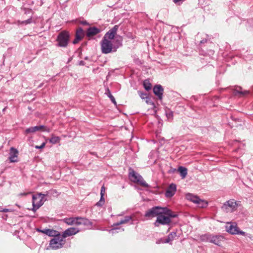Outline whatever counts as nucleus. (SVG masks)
<instances>
[{"label":"nucleus","instance_id":"c9c22d12","mask_svg":"<svg viewBox=\"0 0 253 253\" xmlns=\"http://www.w3.org/2000/svg\"><path fill=\"white\" fill-rule=\"evenodd\" d=\"M111 100H112V102L113 103L115 104V105L116 106H117L116 102L115 100L114 97L112 95Z\"/></svg>","mask_w":253,"mask_h":253},{"label":"nucleus","instance_id":"9b49d317","mask_svg":"<svg viewBox=\"0 0 253 253\" xmlns=\"http://www.w3.org/2000/svg\"><path fill=\"white\" fill-rule=\"evenodd\" d=\"M69 34L66 31L61 32L57 37L58 44L61 47H66L68 44Z\"/></svg>","mask_w":253,"mask_h":253},{"label":"nucleus","instance_id":"e433bc0d","mask_svg":"<svg viewBox=\"0 0 253 253\" xmlns=\"http://www.w3.org/2000/svg\"><path fill=\"white\" fill-rule=\"evenodd\" d=\"M167 115L168 116V118H170V117H171L172 116V113L171 112H170L169 113H168L167 114Z\"/></svg>","mask_w":253,"mask_h":253},{"label":"nucleus","instance_id":"7ed1b4c3","mask_svg":"<svg viewBox=\"0 0 253 253\" xmlns=\"http://www.w3.org/2000/svg\"><path fill=\"white\" fill-rule=\"evenodd\" d=\"M48 195V192L46 191L45 194H42L41 193H38L37 194L33 195L32 197V205L33 208L32 210L35 212L39 209L46 201L45 197Z\"/></svg>","mask_w":253,"mask_h":253},{"label":"nucleus","instance_id":"bb28decb","mask_svg":"<svg viewBox=\"0 0 253 253\" xmlns=\"http://www.w3.org/2000/svg\"><path fill=\"white\" fill-rule=\"evenodd\" d=\"M76 37L81 39V40L84 37L83 30L82 28H79L77 30L76 34Z\"/></svg>","mask_w":253,"mask_h":253},{"label":"nucleus","instance_id":"f3484780","mask_svg":"<svg viewBox=\"0 0 253 253\" xmlns=\"http://www.w3.org/2000/svg\"><path fill=\"white\" fill-rule=\"evenodd\" d=\"M37 231L41 232L42 233H44L48 236L50 237H54L56 236L57 235H59V232L53 229H37Z\"/></svg>","mask_w":253,"mask_h":253},{"label":"nucleus","instance_id":"58836bf2","mask_svg":"<svg viewBox=\"0 0 253 253\" xmlns=\"http://www.w3.org/2000/svg\"><path fill=\"white\" fill-rule=\"evenodd\" d=\"M28 194V193H21L19 194V196H26Z\"/></svg>","mask_w":253,"mask_h":253},{"label":"nucleus","instance_id":"c85d7f7f","mask_svg":"<svg viewBox=\"0 0 253 253\" xmlns=\"http://www.w3.org/2000/svg\"><path fill=\"white\" fill-rule=\"evenodd\" d=\"M139 94L140 95V97L144 99H147V94L145 93H142L141 92H139Z\"/></svg>","mask_w":253,"mask_h":253},{"label":"nucleus","instance_id":"72a5a7b5","mask_svg":"<svg viewBox=\"0 0 253 253\" xmlns=\"http://www.w3.org/2000/svg\"><path fill=\"white\" fill-rule=\"evenodd\" d=\"M80 40H81V39L76 37V38L73 41V44H75L77 43Z\"/></svg>","mask_w":253,"mask_h":253},{"label":"nucleus","instance_id":"ea45409f","mask_svg":"<svg viewBox=\"0 0 253 253\" xmlns=\"http://www.w3.org/2000/svg\"><path fill=\"white\" fill-rule=\"evenodd\" d=\"M81 23L83 25H87V23L85 21H82Z\"/></svg>","mask_w":253,"mask_h":253},{"label":"nucleus","instance_id":"393cba45","mask_svg":"<svg viewBox=\"0 0 253 253\" xmlns=\"http://www.w3.org/2000/svg\"><path fill=\"white\" fill-rule=\"evenodd\" d=\"M49 141L51 143L55 144L60 142V138L52 135Z\"/></svg>","mask_w":253,"mask_h":253},{"label":"nucleus","instance_id":"f704fd0d","mask_svg":"<svg viewBox=\"0 0 253 253\" xmlns=\"http://www.w3.org/2000/svg\"><path fill=\"white\" fill-rule=\"evenodd\" d=\"M1 211H2V212H7L11 211L8 209L2 208V210Z\"/></svg>","mask_w":253,"mask_h":253},{"label":"nucleus","instance_id":"a878e982","mask_svg":"<svg viewBox=\"0 0 253 253\" xmlns=\"http://www.w3.org/2000/svg\"><path fill=\"white\" fill-rule=\"evenodd\" d=\"M32 22V18H30L26 20H25V21H20V20H18L17 22V23L18 25H27V24H30Z\"/></svg>","mask_w":253,"mask_h":253},{"label":"nucleus","instance_id":"1a4fd4ad","mask_svg":"<svg viewBox=\"0 0 253 253\" xmlns=\"http://www.w3.org/2000/svg\"><path fill=\"white\" fill-rule=\"evenodd\" d=\"M186 198L189 201L197 205L199 208H204L207 207L208 203L206 201L200 199L198 196L190 193L186 195Z\"/></svg>","mask_w":253,"mask_h":253},{"label":"nucleus","instance_id":"4468645a","mask_svg":"<svg viewBox=\"0 0 253 253\" xmlns=\"http://www.w3.org/2000/svg\"><path fill=\"white\" fill-rule=\"evenodd\" d=\"M122 37L120 36L113 35L112 36V52L115 51L121 45Z\"/></svg>","mask_w":253,"mask_h":253},{"label":"nucleus","instance_id":"f8f14e48","mask_svg":"<svg viewBox=\"0 0 253 253\" xmlns=\"http://www.w3.org/2000/svg\"><path fill=\"white\" fill-rule=\"evenodd\" d=\"M165 210H163V208L160 207H155L149 210L145 213V216L152 218L155 216H158L160 214L165 213Z\"/></svg>","mask_w":253,"mask_h":253},{"label":"nucleus","instance_id":"473e14b6","mask_svg":"<svg viewBox=\"0 0 253 253\" xmlns=\"http://www.w3.org/2000/svg\"><path fill=\"white\" fill-rule=\"evenodd\" d=\"M118 26L116 25L115 26L113 29H112V36L113 35H115V33L116 32V30L118 29Z\"/></svg>","mask_w":253,"mask_h":253},{"label":"nucleus","instance_id":"2eb2a0df","mask_svg":"<svg viewBox=\"0 0 253 253\" xmlns=\"http://www.w3.org/2000/svg\"><path fill=\"white\" fill-rule=\"evenodd\" d=\"M38 131H49V130H46V129H45V127L44 126H38L27 128V129H25L24 133L25 134H27L29 133H34Z\"/></svg>","mask_w":253,"mask_h":253},{"label":"nucleus","instance_id":"39448f33","mask_svg":"<svg viewBox=\"0 0 253 253\" xmlns=\"http://www.w3.org/2000/svg\"><path fill=\"white\" fill-rule=\"evenodd\" d=\"M225 228L226 231L230 234L241 235L244 236H247V234L246 232L240 229L236 222H228L226 223Z\"/></svg>","mask_w":253,"mask_h":253},{"label":"nucleus","instance_id":"6ab92c4d","mask_svg":"<svg viewBox=\"0 0 253 253\" xmlns=\"http://www.w3.org/2000/svg\"><path fill=\"white\" fill-rule=\"evenodd\" d=\"M176 185L174 184H171L168 188L165 195L167 198H170L174 195L176 191Z\"/></svg>","mask_w":253,"mask_h":253},{"label":"nucleus","instance_id":"f03ea898","mask_svg":"<svg viewBox=\"0 0 253 253\" xmlns=\"http://www.w3.org/2000/svg\"><path fill=\"white\" fill-rule=\"evenodd\" d=\"M200 239L202 242H210L220 246L225 238L224 236L220 235L206 234L201 235Z\"/></svg>","mask_w":253,"mask_h":253},{"label":"nucleus","instance_id":"aec40b11","mask_svg":"<svg viewBox=\"0 0 253 253\" xmlns=\"http://www.w3.org/2000/svg\"><path fill=\"white\" fill-rule=\"evenodd\" d=\"M176 236V233L172 232L169 234L166 239H161L157 242V244L169 243L172 241Z\"/></svg>","mask_w":253,"mask_h":253},{"label":"nucleus","instance_id":"9d476101","mask_svg":"<svg viewBox=\"0 0 253 253\" xmlns=\"http://www.w3.org/2000/svg\"><path fill=\"white\" fill-rule=\"evenodd\" d=\"M238 204L233 199L226 202L222 207L223 211L226 212H232L237 210Z\"/></svg>","mask_w":253,"mask_h":253},{"label":"nucleus","instance_id":"412c9836","mask_svg":"<svg viewBox=\"0 0 253 253\" xmlns=\"http://www.w3.org/2000/svg\"><path fill=\"white\" fill-rule=\"evenodd\" d=\"M154 93L160 99H162L163 88L161 85H157L153 88Z\"/></svg>","mask_w":253,"mask_h":253},{"label":"nucleus","instance_id":"79ce46f5","mask_svg":"<svg viewBox=\"0 0 253 253\" xmlns=\"http://www.w3.org/2000/svg\"><path fill=\"white\" fill-rule=\"evenodd\" d=\"M108 78H109V75L107 76V80L108 79Z\"/></svg>","mask_w":253,"mask_h":253},{"label":"nucleus","instance_id":"cd10ccee","mask_svg":"<svg viewBox=\"0 0 253 253\" xmlns=\"http://www.w3.org/2000/svg\"><path fill=\"white\" fill-rule=\"evenodd\" d=\"M143 85H144V88L147 90H150L151 88V87H152L151 84L147 80H145V81H144Z\"/></svg>","mask_w":253,"mask_h":253},{"label":"nucleus","instance_id":"4be33fe9","mask_svg":"<svg viewBox=\"0 0 253 253\" xmlns=\"http://www.w3.org/2000/svg\"><path fill=\"white\" fill-rule=\"evenodd\" d=\"M100 30L99 29L96 27H90L87 29L86 36L88 37H90L94 36L100 32Z\"/></svg>","mask_w":253,"mask_h":253},{"label":"nucleus","instance_id":"7c9ffc66","mask_svg":"<svg viewBox=\"0 0 253 253\" xmlns=\"http://www.w3.org/2000/svg\"><path fill=\"white\" fill-rule=\"evenodd\" d=\"M105 94H106L108 96V97H109L110 98H111V92L110 91V90L109 89V87H107L106 88V92H105Z\"/></svg>","mask_w":253,"mask_h":253},{"label":"nucleus","instance_id":"f257e3e1","mask_svg":"<svg viewBox=\"0 0 253 253\" xmlns=\"http://www.w3.org/2000/svg\"><path fill=\"white\" fill-rule=\"evenodd\" d=\"M165 210V213L160 214L157 218V220L154 223L155 226L158 227L160 224L169 225L171 221V218L176 216V214L171 211L167 208H163Z\"/></svg>","mask_w":253,"mask_h":253},{"label":"nucleus","instance_id":"4c0bfd02","mask_svg":"<svg viewBox=\"0 0 253 253\" xmlns=\"http://www.w3.org/2000/svg\"><path fill=\"white\" fill-rule=\"evenodd\" d=\"M146 103L147 104H151L152 105H154V103L153 102H152L149 99H147L146 101Z\"/></svg>","mask_w":253,"mask_h":253},{"label":"nucleus","instance_id":"0eeeda50","mask_svg":"<svg viewBox=\"0 0 253 253\" xmlns=\"http://www.w3.org/2000/svg\"><path fill=\"white\" fill-rule=\"evenodd\" d=\"M101 44V50L103 53L111 52V30L105 35Z\"/></svg>","mask_w":253,"mask_h":253},{"label":"nucleus","instance_id":"ddd939ff","mask_svg":"<svg viewBox=\"0 0 253 253\" xmlns=\"http://www.w3.org/2000/svg\"><path fill=\"white\" fill-rule=\"evenodd\" d=\"M131 217L130 216H126L123 219H121L119 222L112 225V233L124 231V229H122L121 227L118 226L121 224H126L128 222L131 220Z\"/></svg>","mask_w":253,"mask_h":253},{"label":"nucleus","instance_id":"c756f323","mask_svg":"<svg viewBox=\"0 0 253 253\" xmlns=\"http://www.w3.org/2000/svg\"><path fill=\"white\" fill-rule=\"evenodd\" d=\"M45 146V142H43L41 145L40 146H38V145H36L35 146V148L36 149H42Z\"/></svg>","mask_w":253,"mask_h":253},{"label":"nucleus","instance_id":"b1692460","mask_svg":"<svg viewBox=\"0 0 253 253\" xmlns=\"http://www.w3.org/2000/svg\"><path fill=\"white\" fill-rule=\"evenodd\" d=\"M178 171L179 172L182 178H184L187 174V169L186 168L180 167L178 169Z\"/></svg>","mask_w":253,"mask_h":253},{"label":"nucleus","instance_id":"6e6552de","mask_svg":"<svg viewBox=\"0 0 253 253\" xmlns=\"http://www.w3.org/2000/svg\"><path fill=\"white\" fill-rule=\"evenodd\" d=\"M129 178L131 181L134 183H138L143 187H148V185L145 182L142 177L131 169H129Z\"/></svg>","mask_w":253,"mask_h":253},{"label":"nucleus","instance_id":"2f4dec72","mask_svg":"<svg viewBox=\"0 0 253 253\" xmlns=\"http://www.w3.org/2000/svg\"><path fill=\"white\" fill-rule=\"evenodd\" d=\"M236 93H240L242 95H245V94H247L248 93V91H240V90H237V89H236Z\"/></svg>","mask_w":253,"mask_h":253},{"label":"nucleus","instance_id":"dca6fc26","mask_svg":"<svg viewBox=\"0 0 253 253\" xmlns=\"http://www.w3.org/2000/svg\"><path fill=\"white\" fill-rule=\"evenodd\" d=\"M9 154L8 159L11 163L18 162V151L16 149L13 147L10 148Z\"/></svg>","mask_w":253,"mask_h":253},{"label":"nucleus","instance_id":"a19ab883","mask_svg":"<svg viewBox=\"0 0 253 253\" xmlns=\"http://www.w3.org/2000/svg\"><path fill=\"white\" fill-rule=\"evenodd\" d=\"M2 210V208H0V212H2V211H1Z\"/></svg>","mask_w":253,"mask_h":253},{"label":"nucleus","instance_id":"423d86ee","mask_svg":"<svg viewBox=\"0 0 253 253\" xmlns=\"http://www.w3.org/2000/svg\"><path fill=\"white\" fill-rule=\"evenodd\" d=\"M65 240L64 237L59 233V235L54 236L53 239L50 241L49 246L53 250H57L63 247L65 244Z\"/></svg>","mask_w":253,"mask_h":253},{"label":"nucleus","instance_id":"a211bd4d","mask_svg":"<svg viewBox=\"0 0 253 253\" xmlns=\"http://www.w3.org/2000/svg\"><path fill=\"white\" fill-rule=\"evenodd\" d=\"M80 231L79 229L75 227H70L66 229L62 234L64 238L67 237L74 235Z\"/></svg>","mask_w":253,"mask_h":253},{"label":"nucleus","instance_id":"5701e85b","mask_svg":"<svg viewBox=\"0 0 253 253\" xmlns=\"http://www.w3.org/2000/svg\"><path fill=\"white\" fill-rule=\"evenodd\" d=\"M105 192V188L104 186H102L101 187V192H100V194H101V197H100V201L99 202H98L96 204V206H102L104 205V202H105V200H104V199L103 198V193Z\"/></svg>","mask_w":253,"mask_h":253},{"label":"nucleus","instance_id":"20e7f679","mask_svg":"<svg viewBox=\"0 0 253 253\" xmlns=\"http://www.w3.org/2000/svg\"><path fill=\"white\" fill-rule=\"evenodd\" d=\"M63 221L68 225H88L90 223L88 219L81 217L65 218Z\"/></svg>","mask_w":253,"mask_h":253}]
</instances>
